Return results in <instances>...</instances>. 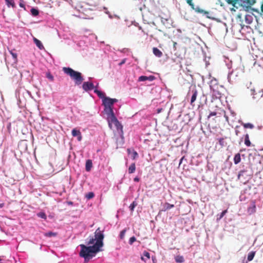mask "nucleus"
I'll use <instances>...</instances> for the list:
<instances>
[{"instance_id":"obj_37","label":"nucleus","mask_w":263,"mask_h":263,"mask_svg":"<svg viewBox=\"0 0 263 263\" xmlns=\"http://www.w3.org/2000/svg\"><path fill=\"white\" fill-rule=\"evenodd\" d=\"M136 240V238L135 236H133L130 238L129 240V243L132 245Z\"/></svg>"},{"instance_id":"obj_42","label":"nucleus","mask_w":263,"mask_h":263,"mask_svg":"<svg viewBox=\"0 0 263 263\" xmlns=\"http://www.w3.org/2000/svg\"><path fill=\"white\" fill-rule=\"evenodd\" d=\"M177 43L176 42H174L173 43V48L175 50H176L177 48H176V45H177Z\"/></svg>"},{"instance_id":"obj_16","label":"nucleus","mask_w":263,"mask_h":263,"mask_svg":"<svg viewBox=\"0 0 263 263\" xmlns=\"http://www.w3.org/2000/svg\"><path fill=\"white\" fill-rule=\"evenodd\" d=\"M241 125L243 126L245 128L253 129L254 127V125L250 123H243L241 122Z\"/></svg>"},{"instance_id":"obj_19","label":"nucleus","mask_w":263,"mask_h":263,"mask_svg":"<svg viewBox=\"0 0 263 263\" xmlns=\"http://www.w3.org/2000/svg\"><path fill=\"white\" fill-rule=\"evenodd\" d=\"M6 5L8 7L11 6L12 8L15 7V4L13 0H5Z\"/></svg>"},{"instance_id":"obj_9","label":"nucleus","mask_w":263,"mask_h":263,"mask_svg":"<svg viewBox=\"0 0 263 263\" xmlns=\"http://www.w3.org/2000/svg\"><path fill=\"white\" fill-rule=\"evenodd\" d=\"M191 92L192 93V96L191 99V104L193 105L194 102L196 101L197 96L198 95V91L196 88H193Z\"/></svg>"},{"instance_id":"obj_13","label":"nucleus","mask_w":263,"mask_h":263,"mask_svg":"<svg viewBox=\"0 0 263 263\" xmlns=\"http://www.w3.org/2000/svg\"><path fill=\"white\" fill-rule=\"evenodd\" d=\"M92 167V161L90 159H88L86 161L85 164V170L87 172H89Z\"/></svg>"},{"instance_id":"obj_44","label":"nucleus","mask_w":263,"mask_h":263,"mask_svg":"<svg viewBox=\"0 0 263 263\" xmlns=\"http://www.w3.org/2000/svg\"><path fill=\"white\" fill-rule=\"evenodd\" d=\"M233 75V72H231L229 76V80L230 81L231 80V77H232V76Z\"/></svg>"},{"instance_id":"obj_15","label":"nucleus","mask_w":263,"mask_h":263,"mask_svg":"<svg viewBox=\"0 0 263 263\" xmlns=\"http://www.w3.org/2000/svg\"><path fill=\"white\" fill-rule=\"evenodd\" d=\"M174 207V204H172L166 202L163 205L162 211H166L170 210Z\"/></svg>"},{"instance_id":"obj_31","label":"nucleus","mask_w":263,"mask_h":263,"mask_svg":"<svg viewBox=\"0 0 263 263\" xmlns=\"http://www.w3.org/2000/svg\"><path fill=\"white\" fill-rule=\"evenodd\" d=\"M95 195L93 192H89L85 195V197L88 199H90L94 197Z\"/></svg>"},{"instance_id":"obj_33","label":"nucleus","mask_w":263,"mask_h":263,"mask_svg":"<svg viewBox=\"0 0 263 263\" xmlns=\"http://www.w3.org/2000/svg\"><path fill=\"white\" fill-rule=\"evenodd\" d=\"M126 231L125 229L123 230L122 231H121L120 235H119L120 239H124Z\"/></svg>"},{"instance_id":"obj_29","label":"nucleus","mask_w":263,"mask_h":263,"mask_svg":"<svg viewBox=\"0 0 263 263\" xmlns=\"http://www.w3.org/2000/svg\"><path fill=\"white\" fill-rule=\"evenodd\" d=\"M37 215L38 217L42 218L44 219H46L47 218V216L44 212H40L37 214Z\"/></svg>"},{"instance_id":"obj_22","label":"nucleus","mask_w":263,"mask_h":263,"mask_svg":"<svg viewBox=\"0 0 263 263\" xmlns=\"http://www.w3.org/2000/svg\"><path fill=\"white\" fill-rule=\"evenodd\" d=\"M175 261L178 263H182L184 261V259L182 256L178 255L175 258Z\"/></svg>"},{"instance_id":"obj_43","label":"nucleus","mask_w":263,"mask_h":263,"mask_svg":"<svg viewBox=\"0 0 263 263\" xmlns=\"http://www.w3.org/2000/svg\"><path fill=\"white\" fill-rule=\"evenodd\" d=\"M111 101L112 102V104H114L115 103L118 101V100L116 99H111Z\"/></svg>"},{"instance_id":"obj_47","label":"nucleus","mask_w":263,"mask_h":263,"mask_svg":"<svg viewBox=\"0 0 263 263\" xmlns=\"http://www.w3.org/2000/svg\"><path fill=\"white\" fill-rule=\"evenodd\" d=\"M239 134V131L237 130V129H236L235 130V134H236V135L238 136Z\"/></svg>"},{"instance_id":"obj_30","label":"nucleus","mask_w":263,"mask_h":263,"mask_svg":"<svg viewBox=\"0 0 263 263\" xmlns=\"http://www.w3.org/2000/svg\"><path fill=\"white\" fill-rule=\"evenodd\" d=\"M238 0H237L236 2V3L235 4H236V2L238 1ZM247 2V4L249 6H252L253 5H254L255 3H256V0H245Z\"/></svg>"},{"instance_id":"obj_26","label":"nucleus","mask_w":263,"mask_h":263,"mask_svg":"<svg viewBox=\"0 0 263 263\" xmlns=\"http://www.w3.org/2000/svg\"><path fill=\"white\" fill-rule=\"evenodd\" d=\"M30 12L31 14L34 16L38 15L39 13V10L35 8H31L30 10Z\"/></svg>"},{"instance_id":"obj_4","label":"nucleus","mask_w":263,"mask_h":263,"mask_svg":"<svg viewBox=\"0 0 263 263\" xmlns=\"http://www.w3.org/2000/svg\"><path fill=\"white\" fill-rule=\"evenodd\" d=\"M103 104L105 107L104 110L107 115L114 113L113 104L111 101V98L106 97L102 100Z\"/></svg>"},{"instance_id":"obj_40","label":"nucleus","mask_w":263,"mask_h":263,"mask_svg":"<svg viewBox=\"0 0 263 263\" xmlns=\"http://www.w3.org/2000/svg\"><path fill=\"white\" fill-rule=\"evenodd\" d=\"M126 62V59H123L121 62L119 64V66H121L122 65L124 64Z\"/></svg>"},{"instance_id":"obj_25","label":"nucleus","mask_w":263,"mask_h":263,"mask_svg":"<svg viewBox=\"0 0 263 263\" xmlns=\"http://www.w3.org/2000/svg\"><path fill=\"white\" fill-rule=\"evenodd\" d=\"M227 212H228V210H224L223 211H222V212L220 215H217V221L220 220Z\"/></svg>"},{"instance_id":"obj_28","label":"nucleus","mask_w":263,"mask_h":263,"mask_svg":"<svg viewBox=\"0 0 263 263\" xmlns=\"http://www.w3.org/2000/svg\"><path fill=\"white\" fill-rule=\"evenodd\" d=\"M137 205V203L134 201L129 205V208L131 212L134 211L135 208Z\"/></svg>"},{"instance_id":"obj_2","label":"nucleus","mask_w":263,"mask_h":263,"mask_svg":"<svg viewBox=\"0 0 263 263\" xmlns=\"http://www.w3.org/2000/svg\"><path fill=\"white\" fill-rule=\"evenodd\" d=\"M63 71L65 73L70 76L74 81L76 85H80L84 80L81 72L75 71L70 67H63Z\"/></svg>"},{"instance_id":"obj_6","label":"nucleus","mask_w":263,"mask_h":263,"mask_svg":"<svg viewBox=\"0 0 263 263\" xmlns=\"http://www.w3.org/2000/svg\"><path fill=\"white\" fill-rule=\"evenodd\" d=\"M251 95L254 99L258 100L262 97L263 91L258 88H253L251 89Z\"/></svg>"},{"instance_id":"obj_12","label":"nucleus","mask_w":263,"mask_h":263,"mask_svg":"<svg viewBox=\"0 0 263 263\" xmlns=\"http://www.w3.org/2000/svg\"><path fill=\"white\" fill-rule=\"evenodd\" d=\"M33 42L35 44L36 46L40 50H43L44 49V46L43 45L42 43H41V42L40 40H39L38 39H37L36 38H35L34 37H33Z\"/></svg>"},{"instance_id":"obj_11","label":"nucleus","mask_w":263,"mask_h":263,"mask_svg":"<svg viewBox=\"0 0 263 263\" xmlns=\"http://www.w3.org/2000/svg\"><path fill=\"white\" fill-rule=\"evenodd\" d=\"M155 78L154 76H150L149 77L142 76L139 78L138 81L140 82H143V81H145L146 80L152 81L155 79Z\"/></svg>"},{"instance_id":"obj_52","label":"nucleus","mask_w":263,"mask_h":263,"mask_svg":"<svg viewBox=\"0 0 263 263\" xmlns=\"http://www.w3.org/2000/svg\"><path fill=\"white\" fill-rule=\"evenodd\" d=\"M161 22H162L163 24H164V19H162Z\"/></svg>"},{"instance_id":"obj_50","label":"nucleus","mask_w":263,"mask_h":263,"mask_svg":"<svg viewBox=\"0 0 263 263\" xmlns=\"http://www.w3.org/2000/svg\"><path fill=\"white\" fill-rule=\"evenodd\" d=\"M4 206V203H2L0 204V208H2Z\"/></svg>"},{"instance_id":"obj_41","label":"nucleus","mask_w":263,"mask_h":263,"mask_svg":"<svg viewBox=\"0 0 263 263\" xmlns=\"http://www.w3.org/2000/svg\"><path fill=\"white\" fill-rule=\"evenodd\" d=\"M216 112H211L209 116H208L209 118H210V117H212V116H216Z\"/></svg>"},{"instance_id":"obj_3","label":"nucleus","mask_w":263,"mask_h":263,"mask_svg":"<svg viewBox=\"0 0 263 263\" xmlns=\"http://www.w3.org/2000/svg\"><path fill=\"white\" fill-rule=\"evenodd\" d=\"M108 125L112 129L114 126L117 130H122L123 126L116 117L114 113L107 115Z\"/></svg>"},{"instance_id":"obj_8","label":"nucleus","mask_w":263,"mask_h":263,"mask_svg":"<svg viewBox=\"0 0 263 263\" xmlns=\"http://www.w3.org/2000/svg\"><path fill=\"white\" fill-rule=\"evenodd\" d=\"M71 134L73 137H77L79 141H81L82 139V136L79 129L75 128L72 130Z\"/></svg>"},{"instance_id":"obj_7","label":"nucleus","mask_w":263,"mask_h":263,"mask_svg":"<svg viewBox=\"0 0 263 263\" xmlns=\"http://www.w3.org/2000/svg\"><path fill=\"white\" fill-rule=\"evenodd\" d=\"M82 88L85 91H88L93 89L94 85L92 82H85L82 85Z\"/></svg>"},{"instance_id":"obj_21","label":"nucleus","mask_w":263,"mask_h":263,"mask_svg":"<svg viewBox=\"0 0 263 263\" xmlns=\"http://www.w3.org/2000/svg\"><path fill=\"white\" fill-rule=\"evenodd\" d=\"M136 170V165L135 163H133L129 166L128 168V173L129 174H132L135 172Z\"/></svg>"},{"instance_id":"obj_5","label":"nucleus","mask_w":263,"mask_h":263,"mask_svg":"<svg viewBox=\"0 0 263 263\" xmlns=\"http://www.w3.org/2000/svg\"><path fill=\"white\" fill-rule=\"evenodd\" d=\"M186 3L191 6L192 9L194 10L195 12L197 13H201L203 15H207L209 14V12L207 11L204 10L201 8H200L199 7H195V5L193 4V0H186Z\"/></svg>"},{"instance_id":"obj_51","label":"nucleus","mask_w":263,"mask_h":263,"mask_svg":"<svg viewBox=\"0 0 263 263\" xmlns=\"http://www.w3.org/2000/svg\"><path fill=\"white\" fill-rule=\"evenodd\" d=\"M141 259H142V260H144V261H145V260H144V259L143 256H142V257H141Z\"/></svg>"},{"instance_id":"obj_53","label":"nucleus","mask_w":263,"mask_h":263,"mask_svg":"<svg viewBox=\"0 0 263 263\" xmlns=\"http://www.w3.org/2000/svg\"><path fill=\"white\" fill-rule=\"evenodd\" d=\"M165 21H167V19H164V22H165Z\"/></svg>"},{"instance_id":"obj_35","label":"nucleus","mask_w":263,"mask_h":263,"mask_svg":"<svg viewBox=\"0 0 263 263\" xmlns=\"http://www.w3.org/2000/svg\"><path fill=\"white\" fill-rule=\"evenodd\" d=\"M237 0H226V1L229 4H232L233 6H235L236 2Z\"/></svg>"},{"instance_id":"obj_10","label":"nucleus","mask_w":263,"mask_h":263,"mask_svg":"<svg viewBox=\"0 0 263 263\" xmlns=\"http://www.w3.org/2000/svg\"><path fill=\"white\" fill-rule=\"evenodd\" d=\"M256 212V205L255 202L254 201H252L251 202V205L248 208V213L251 215Z\"/></svg>"},{"instance_id":"obj_1","label":"nucleus","mask_w":263,"mask_h":263,"mask_svg":"<svg viewBox=\"0 0 263 263\" xmlns=\"http://www.w3.org/2000/svg\"><path fill=\"white\" fill-rule=\"evenodd\" d=\"M104 236L100 228H98L95 233L94 237L90 238L87 242L86 246L84 244H81L80 247L81 251L79 255L81 257L84 258L85 261H88L90 258L95 256V254L101 251V248L103 246V240Z\"/></svg>"},{"instance_id":"obj_24","label":"nucleus","mask_w":263,"mask_h":263,"mask_svg":"<svg viewBox=\"0 0 263 263\" xmlns=\"http://www.w3.org/2000/svg\"><path fill=\"white\" fill-rule=\"evenodd\" d=\"M10 53L12 55L13 59V63L16 64L17 62V55L16 53H14L12 50H9Z\"/></svg>"},{"instance_id":"obj_20","label":"nucleus","mask_w":263,"mask_h":263,"mask_svg":"<svg viewBox=\"0 0 263 263\" xmlns=\"http://www.w3.org/2000/svg\"><path fill=\"white\" fill-rule=\"evenodd\" d=\"M94 92L97 94V95L98 96V97L100 98H101L103 99H104V98H105L106 97H105V95L103 92H102V91L98 90V89H95L94 90Z\"/></svg>"},{"instance_id":"obj_17","label":"nucleus","mask_w":263,"mask_h":263,"mask_svg":"<svg viewBox=\"0 0 263 263\" xmlns=\"http://www.w3.org/2000/svg\"><path fill=\"white\" fill-rule=\"evenodd\" d=\"M245 144L247 146H250L251 145V143L249 139V134H247L245 136Z\"/></svg>"},{"instance_id":"obj_34","label":"nucleus","mask_w":263,"mask_h":263,"mask_svg":"<svg viewBox=\"0 0 263 263\" xmlns=\"http://www.w3.org/2000/svg\"><path fill=\"white\" fill-rule=\"evenodd\" d=\"M218 142H219V144L221 146H224V138H221L218 139Z\"/></svg>"},{"instance_id":"obj_14","label":"nucleus","mask_w":263,"mask_h":263,"mask_svg":"<svg viewBox=\"0 0 263 263\" xmlns=\"http://www.w3.org/2000/svg\"><path fill=\"white\" fill-rule=\"evenodd\" d=\"M153 53L157 57L160 58L162 56V52L157 47L153 48Z\"/></svg>"},{"instance_id":"obj_39","label":"nucleus","mask_w":263,"mask_h":263,"mask_svg":"<svg viewBox=\"0 0 263 263\" xmlns=\"http://www.w3.org/2000/svg\"><path fill=\"white\" fill-rule=\"evenodd\" d=\"M138 156V153L136 151H134L133 153V159H135V158Z\"/></svg>"},{"instance_id":"obj_32","label":"nucleus","mask_w":263,"mask_h":263,"mask_svg":"<svg viewBox=\"0 0 263 263\" xmlns=\"http://www.w3.org/2000/svg\"><path fill=\"white\" fill-rule=\"evenodd\" d=\"M46 77L51 81H53L54 80L53 76L50 73V72H48L46 73Z\"/></svg>"},{"instance_id":"obj_45","label":"nucleus","mask_w":263,"mask_h":263,"mask_svg":"<svg viewBox=\"0 0 263 263\" xmlns=\"http://www.w3.org/2000/svg\"><path fill=\"white\" fill-rule=\"evenodd\" d=\"M134 180L135 181V182H138L139 181V178H138V177H135L134 179Z\"/></svg>"},{"instance_id":"obj_48","label":"nucleus","mask_w":263,"mask_h":263,"mask_svg":"<svg viewBox=\"0 0 263 263\" xmlns=\"http://www.w3.org/2000/svg\"><path fill=\"white\" fill-rule=\"evenodd\" d=\"M162 108H160V109H157V112L158 113H160L161 111H162Z\"/></svg>"},{"instance_id":"obj_23","label":"nucleus","mask_w":263,"mask_h":263,"mask_svg":"<svg viewBox=\"0 0 263 263\" xmlns=\"http://www.w3.org/2000/svg\"><path fill=\"white\" fill-rule=\"evenodd\" d=\"M255 255V251H251L250 252L248 255L247 259L249 261H250L253 260L254 256Z\"/></svg>"},{"instance_id":"obj_36","label":"nucleus","mask_w":263,"mask_h":263,"mask_svg":"<svg viewBox=\"0 0 263 263\" xmlns=\"http://www.w3.org/2000/svg\"><path fill=\"white\" fill-rule=\"evenodd\" d=\"M246 172V171L245 170H241L239 172V174L238 175V179H240L241 176H242L243 175V174Z\"/></svg>"},{"instance_id":"obj_38","label":"nucleus","mask_w":263,"mask_h":263,"mask_svg":"<svg viewBox=\"0 0 263 263\" xmlns=\"http://www.w3.org/2000/svg\"><path fill=\"white\" fill-rule=\"evenodd\" d=\"M143 256L146 257L148 259L150 258V254L146 251L143 252Z\"/></svg>"},{"instance_id":"obj_18","label":"nucleus","mask_w":263,"mask_h":263,"mask_svg":"<svg viewBox=\"0 0 263 263\" xmlns=\"http://www.w3.org/2000/svg\"><path fill=\"white\" fill-rule=\"evenodd\" d=\"M241 161L240 154L239 153L236 154L234 158V162L235 164L239 163Z\"/></svg>"},{"instance_id":"obj_54","label":"nucleus","mask_w":263,"mask_h":263,"mask_svg":"<svg viewBox=\"0 0 263 263\" xmlns=\"http://www.w3.org/2000/svg\"><path fill=\"white\" fill-rule=\"evenodd\" d=\"M182 159H181V160H180V163H181V161H182Z\"/></svg>"},{"instance_id":"obj_27","label":"nucleus","mask_w":263,"mask_h":263,"mask_svg":"<svg viewBox=\"0 0 263 263\" xmlns=\"http://www.w3.org/2000/svg\"><path fill=\"white\" fill-rule=\"evenodd\" d=\"M58 233L56 232H48L45 234V236L47 237H55L57 235Z\"/></svg>"},{"instance_id":"obj_46","label":"nucleus","mask_w":263,"mask_h":263,"mask_svg":"<svg viewBox=\"0 0 263 263\" xmlns=\"http://www.w3.org/2000/svg\"><path fill=\"white\" fill-rule=\"evenodd\" d=\"M19 5L22 8H25V5L23 4V3H20Z\"/></svg>"},{"instance_id":"obj_49","label":"nucleus","mask_w":263,"mask_h":263,"mask_svg":"<svg viewBox=\"0 0 263 263\" xmlns=\"http://www.w3.org/2000/svg\"><path fill=\"white\" fill-rule=\"evenodd\" d=\"M67 203L69 204V205H72L73 204V202L72 201H68L67 202Z\"/></svg>"}]
</instances>
